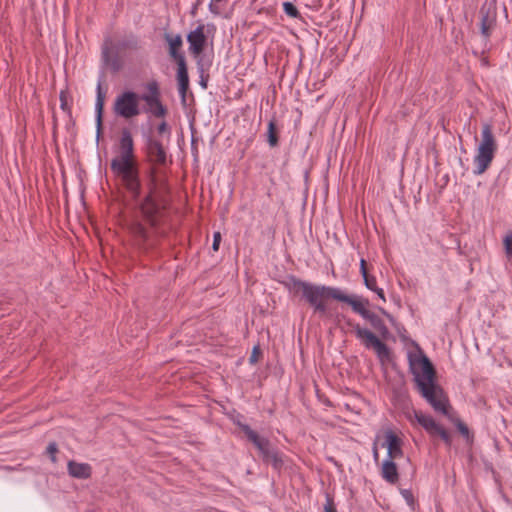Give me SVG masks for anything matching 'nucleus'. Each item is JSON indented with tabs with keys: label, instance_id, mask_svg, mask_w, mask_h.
I'll return each mask as SVG.
<instances>
[{
	"label": "nucleus",
	"instance_id": "obj_18",
	"mask_svg": "<svg viewBox=\"0 0 512 512\" xmlns=\"http://www.w3.org/2000/svg\"><path fill=\"white\" fill-rule=\"evenodd\" d=\"M413 417L417 421V423L430 435L435 436V432L440 427V424L435 421V419L430 416L424 414L422 411L413 410Z\"/></svg>",
	"mask_w": 512,
	"mask_h": 512
},
{
	"label": "nucleus",
	"instance_id": "obj_2",
	"mask_svg": "<svg viewBox=\"0 0 512 512\" xmlns=\"http://www.w3.org/2000/svg\"><path fill=\"white\" fill-rule=\"evenodd\" d=\"M282 284L292 296L305 302L319 317H332L328 303L330 300H336L350 305L355 313L368 320L375 329H379L385 323L377 314L366 309V305H369L367 299L364 302L356 300L340 288L311 283L294 275H288Z\"/></svg>",
	"mask_w": 512,
	"mask_h": 512
},
{
	"label": "nucleus",
	"instance_id": "obj_13",
	"mask_svg": "<svg viewBox=\"0 0 512 512\" xmlns=\"http://www.w3.org/2000/svg\"><path fill=\"white\" fill-rule=\"evenodd\" d=\"M481 35L489 40L492 31L497 25V8L492 5H483L479 11Z\"/></svg>",
	"mask_w": 512,
	"mask_h": 512
},
{
	"label": "nucleus",
	"instance_id": "obj_23",
	"mask_svg": "<svg viewBox=\"0 0 512 512\" xmlns=\"http://www.w3.org/2000/svg\"><path fill=\"white\" fill-rule=\"evenodd\" d=\"M360 272L363 277L365 286L371 291L376 290V287H378L376 278L375 276L369 275L367 270V262L363 258L360 260Z\"/></svg>",
	"mask_w": 512,
	"mask_h": 512
},
{
	"label": "nucleus",
	"instance_id": "obj_4",
	"mask_svg": "<svg viewBox=\"0 0 512 512\" xmlns=\"http://www.w3.org/2000/svg\"><path fill=\"white\" fill-rule=\"evenodd\" d=\"M410 371L421 396L436 412L447 416L450 408L448 397L436 383V370L430 359L423 353L409 356Z\"/></svg>",
	"mask_w": 512,
	"mask_h": 512
},
{
	"label": "nucleus",
	"instance_id": "obj_16",
	"mask_svg": "<svg viewBox=\"0 0 512 512\" xmlns=\"http://www.w3.org/2000/svg\"><path fill=\"white\" fill-rule=\"evenodd\" d=\"M381 477L389 484L395 485L399 481L398 466L395 459L386 458L381 467Z\"/></svg>",
	"mask_w": 512,
	"mask_h": 512
},
{
	"label": "nucleus",
	"instance_id": "obj_43",
	"mask_svg": "<svg viewBox=\"0 0 512 512\" xmlns=\"http://www.w3.org/2000/svg\"><path fill=\"white\" fill-rule=\"evenodd\" d=\"M201 85H202L204 88H206V82H205V81H203V80H202V81H201Z\"/></svg>",
	"mask_w": 512,
	"mask_h": 512
},
{
	"label": "nucleus",
	"instance_id": "obj_12",
	"mask_svg": "<svg viewBox=\"0 0 512 512\" xmlns=\"http://www.w3.org/2000/svg\"><path fill=\"white\" fill-rule=\"evenodd\" d=\"M234 423L245 434L247 440L257 448L261 458L274 448L268 438L260 436L248 424L242 423L240 421H235Z\"/></svg>",
	"mask_w": 512,
	"mask_h": 512
},
{
	"label": "nucleus",
	"instance_id": "obj_20",
	"mask_svg": "<svg viewBox=\"0 0 512 512\" xmlns=\"http://www.w3.org/2000/svg\"><path fill=\"white\" fill-rule=\"evenodd\" d=\"M356 337L362 340L363 345L366 348H373L380 339L370 330L362 328L359 324L353 325Z\"/></svg>",
	"mask_w": 512,
	"mask_h": 512
},
{
	"label": "nucleus",
	"instance_id": "obj_40",
	"mask_svg": "<svg viewBox=\"0 0 512 512\" xmlns=\"http://www.w3.org/2000/svg\"><path fill=\"white\" fill-rule=\"evenodd\" d=\"M201 0H196L195 4L192 7L191 14L194 16L197 12L198 7L201 5Z\"/></svg>",
	"mask_w": 512,
	"mask_h": 512
},
{
	"label": "nucleus",
	"instance_id": "obj_41",
	"mask_svg": "<svg viewBox=\"0 0 512 512\" xmlns=\"http://www.w3.org/2000/svg\"><path fill=\"white\" fill-rule=\"evenodd\" d=\"M373 456H374L375 460H377L378 457H379L378 448H377V444L376 443H374V445H373Z\"/></svg>",
	"mask_w": 512,
	"mask_h": 512
},
{
	"label": "nucleus",
	"instance_id": "obj_32",
	"mask_svg": "<svg viewBox=\"0 0 512 512\" xmlns=\"http://www.w3.org/2000/svg\"><path fill=\"white\" fill-rule=\"evenodd\" d=\"M457 429L458 431L466 438H469L470 437V430L468 428V426L462 422L461 420H458L457 424Z\"/></svg>",
	"mask_w": 512,
	"mask_h": 512
},
{
	"label": "nucleus",
	"instance_id": "obj_6",
	"mask_svg": "<svg viewBox=\"0 0 512 512\" xmlns=\"http://www.w3.org/2000/svg\"><path fill=\"white\" fill-rule=\"evenodd\" d=\"M497 151V142L493 134L491 123H483L481 132V142L474 157V174H483L491 165Z\"/></svg>",
	"mask_w": 512,
	"mask_h": 512
},
{
	"label": "nucleus",
	"instance_id": "obj_35",
	"mask_svg": "<svg viewBox=\"0 0 512 512\" xmlns=\"http://www.w3.org/2000/svg\"><path fill=\"white\" fill-rule=\"evenodd\" d=\"M505 251L508 257L512 256V235H507L504 239Z\"/></svg>",
	"mask_w": 512,
	"mask_h": 512
},
{
	"label": "nucleus",
	"instance_id": "obj_14",
	"mask_svg": "<svg viewBox=\"0 0 512 512\" xmlns=\"http://www.w3.org/2000/svg\"><path fill=\"white\" fill-rule=\"evenodd\" d=\"M189 51L194 57H198L206 48L207 36L205 34V25L199 24L193 31L187 35Z\"/></svg>",
	"mask_w": 512,
	"mask_h": 512
},
{
	"label": "nucleus",
	"instance_id": "obj_22",
	"mask_svg": "<svg viewBox=\"0 0 512 512\" xmlns=\"http://www.w3.org/2000/svg\"><path fill=\"white\" fill-rule=\"evenodd\" d=\"M115 51L124 50H138L140 48L137 36L130 34L126 39H123L114 46Z\"/></svg>",
	"mask_w": 512,
	"mask_h": 512
},
{
	"label": "nucleus",
	"instance_id": "obj_19",
	"mask_svg": "<svg viewBox=\"0 0 512 512\" xmlns=\"http://www.w3.org/2000/svg\"><path fill=\"white\" fill-rule=\"evenodd\" d=\"M264 464L271 465L273 470L280 473L284 467V455L277 448L271 449L262 458Z\"/></svg>",
	"mask_w": 512,
	"mask_h": 512
},
{
	"label": "nucleus",
	"instance_id": "obj_30",
	"mask_svg": "<svg viewBox=\"0 0 512 512\" xmlns=\"http://www.w3.org/2000/svg\"><path fill=\"white\" fill-rule=\"evenodd\" d=\"M47 453L50 455V459L53 463H56L57 462V457H56V454L58 452V447H57V444L55 442H51L49 443V445L47 446V449H46Z\"/></svg>",
	"mask_w": 512,
	"mask_h": 512
},
{
	"label": "nucleus",
	"instance_id": "obj_3",
	"mask_svg": "<svg viewBox=\"0 0 512 512\" xmlns=\"http://www.w3.org/2000/svg\"><path fill=\"white\" fill-rule=\"evenodd\" d=\"M116 155L111 159L110 170L114 178L138 204L142 200L143 184L140 166L135 154L134 139L128 128H123L115 146Z\"/></svg>",
	"mask_w": 512,
	"mask_h": 512
},
{
	"label": "nucleus",
	"instance_id": "obj_44",
	"mask_svg": "<svg viewBox=\"0 0 512 512\" xmlns=\"http://www.w3.org/2000/svg\"><path fill=\"white\" fill-rule=\"evenodd\" d=\"M380 311H381L383 314H386V311H385L383 308H380Z\"/></svg>",
	"mask_w": 512,
	"mask_h": 512
},
{
	"label": "nucleus",
	"instance_id": "obj_8",
	"mask_svg": "<svg viewBox=\"0 0 512 512\" xmlns=\"http://www.w3.org/2000/svg\"><path fill=\"white\" fill-rule=\"evenodd\" d=\"M147 93L141 95V100L145 102V112L150 113L155 118H165L168 114V108L161 99V90L156 80H151L146 84Z\"/></svg>",
	"mask_w": 512,
	"mask_h": 512
},
{
	"label": "nucleus",
	"instance_id": "obj_7",
	"mask_svg": "<svg viewBox=\"0 0 512 512\" xmlns=\"http://www.w3.org/2000/svg\"><path fill=\"white\" fill-rule=\"evenodd\" d=\"M141 95L132 90H124L119 93L113 103V113L123 119H131L141 113Z\"/></svg>",
	"mask_w": 512,
	"mask_h": 512
},
{
	"label": "nucleus",
	"instance_id": "obj_11",
	"mask_svg": "<svg viewBox=\"0 0 512 512\" xmlns=\"http://www.w3.org/2000/svg\"><path fill=\"white\" fill-rule=\"evenodd\" d=\"M234 423L245 434L247 440L257 448L261 458L274 448L268 438L260 436L248 424L242 423L240 421H235Z\"/></svg>",
	"mask_w": 512,
	"mask_h": 512
},
{
	"label": "nucleus",
	"instance_id": "obj_26",
	"mask_svg": "<svg viewBox=\"0 0 512 512\" xmlns=\"http://www.w3.org/2000/svg\"><path fill=\"white\" fill-rule=\"evenodd\" d=\"M161 119H162V121L157 124V126L155 128V132H152V133L154 135H156L157 137H159L160 139H162V137L164 135H166V142L169 143L170 137H171V127L169 126V124L167 123L165 118H161Z\"/></svg>",
	"mask_w": 512,
	"mask_h": 512
},
{
	"label": "nucleus",
	"instance_id": "obj_29",
	"mask_svg": "<svg viewBox=\"0 0 512 512\" xmlns=\"http://www.w3.org/2000/svg\"><path fill=\"white\" fill-rule=\"evenodd\" d=\"M435 436H439L447 446L450 447L452 445L451 434L442 425H440L438 430L435 432Z\"/></svg>",
	"mask_w": 512,
	"mask_h": 512
},
{
	"label": "nucleus",
	"instance_id": "obj_39",
	"mask_svg": "<svg viewBox=\"0 0 512 512\" xmlns=\"http://www.w3.org/2000/svg\"><path fill=\"white\" fill-rule=\"evenodd\" d=\"M383 337H386V335L389 333L388 327L384 323L379 329H376Z\"/></svg>",
	"mask_w": 512,
	"mask_h": 512
},
{
	"label": "nucleus",
	"instance_id": "obj_33",
	"mask_svg": "<svg viewBox=\"0 0 512 512\" xmlns=\"http://www.w3.org/2000/svg\"><path fill=\"white\" fill-rule=\"evenodd\" d=\"M324 512H337L334 500L330 496H327V498H326V503L324 505Z\"/></svg>",
	"mask_w": 512,
	"mask_h": 512
},
{
	"label": "nucleus",
	"instance_id": "obj_10",
	"mask_svg": "<svg viewBox=\"0 0 512 512\" xmlns=\"http://www.w3.org/2000/svg\"><path fill=\"white\" fill-rule=\"evenodd\" d=\"M383 435L385 441L382 446L387 448V458L395 460L402 458L404 456V441L397 431L392 428H386L383 430Z\"/></svg>",
	"mask_w": 512,
	"mask_h": 512
},
{
	"label": "nucleus",
	"instance_id": "obj_21",
	"mask_svg": "<svg viewBox=\"0 0 512 512\" xmlns=\"http://www.w3.org/2000/svg\"><path fill=\"white\" fill-rule=\"evenodd\" d=\"M105 102V93L102 91L101 83L97 86V98H96V121H97V136L100 135L102 129V115L103 107Z\"/></svg>",
	"mask_w": 512,
	"mask_h": 512
},
{
	"label": "nucleus",
	"instance_id": "obj_17",
	"mask_svg": "<svg viewBox=\"0 0 512 512\" xmlns=\"http://www.w3.org/2000/svg\"><path fill=\"white\" fill-rule=\"evenodd\" d=\"M68 474L76 479H88L92 475V467L88 463H78L70 460L67 464Z\"/></svg>",
	"mask_w": 512,
	"mask_h": 512
},
{
	"label": "nucleus",
	"instance_id": "obj_34",
	"mask_svg": "<svg viewBox=\"0 0 512 512\" xmlns=\"http://www.w3.org/2000/svg\"><path fill=\"white\" fill-rule=\"evenodd\" d=\"M261 355V349L259 346H255L252 350V353L249 358V362L251 364H256L259 360V356Z\"/></svg>",
	"mask_w": 512,
	"mask_h": 512
},
{
	"label": "nucleus",
	"instance_id": "obj_37",
	"mask_svg": "<svg viewBox=\"0 0 512 512\" xmlns=\"http://www.w3.org/2000/svg\"><path fill=\"white\" fill-rule=\"evenodd\" d=\"M377 294V296L383 301L386 302L384 290L382 288L376 287V290H372Z\"/></svg>",
	"mask_w": 512,
	"mask_h": 512
},
{
	"label": "nucleus",
	"instance_id": "obj_31",
	"mask_svg": "<svg viewBox=\"0 0 512 512\" xmlns=\"http://www.w3.org/2000/svg\"><path fill=\"white\" fill-rule=\"evenodd\" d=\"M401 494L404 497V499L406 500V502L408 503V505L413 507L415 504V499H414V496H413V493L411 492V490L404 489L401 491Z\"/></svg>",
	"mask_w": 512,
	"mask_h": 512
},
{
	"label": "nucleus",
	"instance_id": "obj_27",
	"mask_svg": "<svg viewBox=\"0 0 512 512\" xmlns=\"http://www.w3.org/2000/svg\"><path fill=\"white\" fill-rule=\"evenodd\" d=\"M283 10L286 13L287 16L295 19H301V13L297 9V7L292 2H284L283 3Z\"/></svg>",
	"mask_w": 512,
	"mask_h": 512
},
{
	"label": "nucleus",
	"instance_id": "obj_45",
	"mask_svg": "<svg viewBox=\"0 0 512 512\" xmlns=\"http://www.w3.org/2000/svg\"><path fill=\"white\" fill-rule=\"evenodd\" d=\"M347 324H348V325H350V326H352V323H351V321H350V320H348V321H347Z\"/></svg>",
	"mask_w": 512,
	"mask_h": 512
},
{
	"label": "nucleus",
	"instance_id": "obj_28",
	"mask_svg": "<svg viewBox=\"0 0 512 512\" xmlns=\"http://www.w3.org/2000/svg\"><path fill=\"white\" fill-rule=\"evenodd\" d=\"M68 91L67 90H61L59 93V100H60V108L66 112L68 115H71V106L68 103Z\"/></svg>",
	"mask_w": 512,
	"mask_h": 512
},
{
	"label": "nucleus",
	"instance_id": "obj_24",
	"mask_svg": "<svg viewBox=\"0 0 512 512\" xmlns=\"http://www.w3.org/2000/svg\"><path fill=\"white\" fill-rule=\"evenodd\" d=\"M374 351L377 354L380 362L385 363L389 362L392 358V353L389 347L382 342L381 340L373 347Z\"/></svg>",
	"mask_w": 512,
	"mask_h": 512
},
{
	"label": "nucleus",
	"instance_id": "obj_15",
	"mask_svg": "<svg viewBox=\"0 0 512 512\" xmlns=\"http://www.w3.org/2000/svg\"><path fill=\"white\" fill-rule=\"evenodd\" d=\"M114 51V45L110 38L104 40L101 56L105 64L109 65L113 72H118L122 68V62Z\"/></svg>",
	"mask_w": 512,
	"mask_h": 512
},
{
	"label": "nucleus",
	"instance_id": "obj_9",
	"mask_svg": "<svg viewBox=\"0 0 512 512\" xmlns=\"http://www.w3.org/2000/svg\"><path fill=\"white\" fill-rule=\"evenodd\" d=\"M128 231L140 249L148 250L154 247L152 233L141 221L133 220L128 225Z\"/></svg>",
	"mask_w": 512,
	"mask_h": 512
},
{
	"label": "nucleus",
	"instance_id": "obj_36",
	"mask_svg": "<svg viewBox=\"0 0 512 512\" xmlns=\"http://www.w3.org/2000/svg\"><path fill=\"white\" fill-rule=\"evenodd\" d=\"M220 242H221V234H220V232H215L213 235V244H212L213 251L216 252L219 250Z\"/></svg>",
	"mask_w": 512,
	"mask_h": 512
},
{
	"label": "nucleus",
	"instance_id": "obj_5",
	"mask_svg": "<svg viewBox=\"0 0 512 512\" xmlns=\"http://www.w3.org/2000/svg\"><path fill=\"white\" fill-rule=\"evenodd\" d=\"M164 40L168 45L169 56L177 64L178 90L181 97V102L185 104L186 93L189 88V75L185 54L181 50L183 46V39L180 34L172 35L170 33H165Z\"/></svg>",
	"mask_w": 512,
	"mask_h": 512
},
{
	"label": "nucleus",
	"instance_id": "obj_42",
	"mask_svg": "<svg viewBox=\"0 0 512 512\" xmlns=\"http://www.w3.org/2000/svg\"><path fill=\"white\" fill-rule=\"evenodd\" d=\"M206 27H207V31H208V32H209L210 30L215 31V29H216V28H215V26H214V24H207V26H206Z\"/></svg>",
	"mask_w": 512,
	"mask_h": 512
},
{
	"label": "nucleus",
	"instance_id": "obj_38",
	"mask_svg": "<svg viewBox=\"0 0 512 512\" xmlns=\"http://www.w3.org/2000/svg\"><path fill=\"white\" fill-rule=\"evenodd\" d=\"M481 55H482L481 59H480L481 65L484 66V67H489L490 66V62H489L488 57L484 55V52H482Z\"/></svg>",
	"mask_w": 512,
	"mask_h": 512
},
{
	"label": "nucleus",
	"instance_id": "obj_1",
	"mask_svg": "<svg viewBox=\"0 0 512 512\" xmlns=\"http://www.w3.org/2000/svg\"><path fill=\"white\" fill-rule=\"evenodd\" d=\"M169 143H164L152 132L144 135V147L148 168L146 170L145 194L139 203L140 214L150 229H156L168 206L171 193L166 168L172 164Z\"/></svg>",
	"mask_w": 512,
	"mask_h": 512
},
{
	"label": "nucleus",
	"instance_id": "obj_25",
	"mask_svg": "<svg viewBox=\"0 0 512 512\" xmlns=\"http://www.w3.org/2000/svg\"><path fill=\"white\" fill-rule=\"evenodd\" d=\"M267 142L271 147H276L279 144L278 128L275 119L270 120L268 123Z\"/></svg>",
	"mask_w": 512,
	"mask_h": 512
}]
</instances>
